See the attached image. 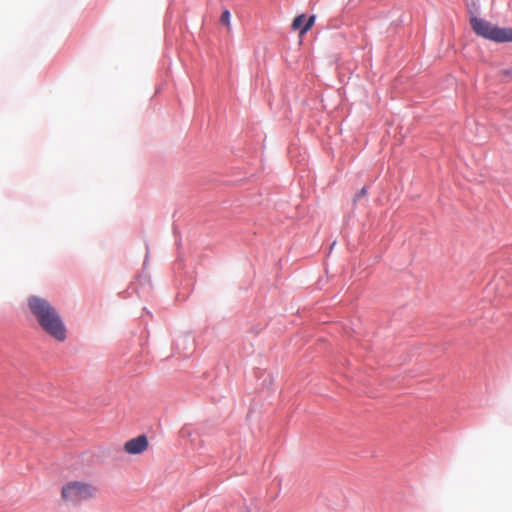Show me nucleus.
I'll return each mask as SVG.
<instances>
[{
	"instance_id": "obj_4",
	"label": "nucleus",
	"mask_w": 512,
	"mask_h": 512,
	"mask_svg": "<svg viewBox=\"0 0 512 512\" xmlns=\"http://www.w3.org/2000/svg\"><path fill=\"white\" fill-rule=\"evenodd\" d=\"M148 439L145 435H139L136 438L130 439L124 444V451L127 454L136 455L141 454L148 448Z\"/></svg>"
},
{
	"instance_id": "obj_1",
	"label": "nucleus",
	"mask_w": 512,
	"mask_h": 512,
	"mask_svg": "<svg viewBox=\"0 0 512 512\" xmlns=\"http://www.w3.org/2000/svg\"><path fill=\"white\" fill-rule=\"evenodd\" d=\"M28 307L39 326L57 341L66 339V327L58 311L44 298L31 296Z\"/></svg>"
},
{
	"instance_id": "obj_6",
	"label": "nucleus",
	"mask_w": 512,
	"mask_h": 512,
	"mask_svg": "<svg viewBox=\"0 0 512 512\" xmlns=\"http://www.w3.org/2000/svg\"><path fill=\"white\" fill-rule=\"evenodd\" d=\"M230 12L229 10H224L220 16V22L227 27L228 30H230Z\"/></svg>"
},
{
	"instance_id": "obj_5",
	"label": "nucleus",
	"mask_w": 512,
	"mask_h": 512,
	"mask_svg": "<svg viewBox=\"0 0 512 512\" xmlns=\"http://www.w3.org/2000/svg\"><path fill=\"white\" fill-rule=\"evenodd\" d=\"M315 19V15H311L306 18L304 14H301L294 18L291 27L293 30H299L300 35L302 36L312 28L315 23Z\"/></svg>"
},
{
	"instance_id": "obj_7",
	"label": "nucleus",
	"mask_w": 512,
	"mask_h": 512,
	"mask_svg": "<svg viewBox=\"0 0 512 512\" xmlns=\"http://www.w3.org/2000/svg\"><path fill=\"white\" fill-rule=\"evenodd\" d=\"M500 73L503 77L512 78V64L509 67L502 69Z\"/></svg>"
},
{
	"instance_id": "obj_3",
	"label": "nucleus",
	"mask_w": 512,
	"mask_h": 512,
	"mask_svg": "<svg viewBox=\"0 0 512 512\" xmlns=\"http://www.w3.org/2000/svg\"><path fill=\"white\" fill-rule=\"evenodd\" d=\"M472 30L480 37L496 43L512 42V28H501L478 17H471Z\"/></svg>"
},
{
	"instance_id": "obj_2",
	"label": "nucleus",
	"mask_w": 512,
	"mask_h": 512,
	"mask_svg": "<svg viewBox=\"0 0 512 512\" xmlns=\"http://www.w3.org/2000/svg\"><path fill=\"white\" fill-rule=\"evenodd\" d=\"M99 489L96 485L84 481H69L62 486L61 500L72 506L96 498Z\"/></svg>"
},
{
	"instance_id": "obj_8",
	"label": "nucleus",
	"mask_w": 512,
	"mask_h": 512,
	"mask_svg": "<svg viewBox=\"0 0 512 512\" xmlns=\"http://www.w3.org/2000/svg\"><path fill=\"white\" fill-rule=\"evenodd\" d=\"M367 195V188L366 187H363L355 196V199L354 201H357L358 199H360L361 197H364Z\"/></svg>"
}]
</instances>
